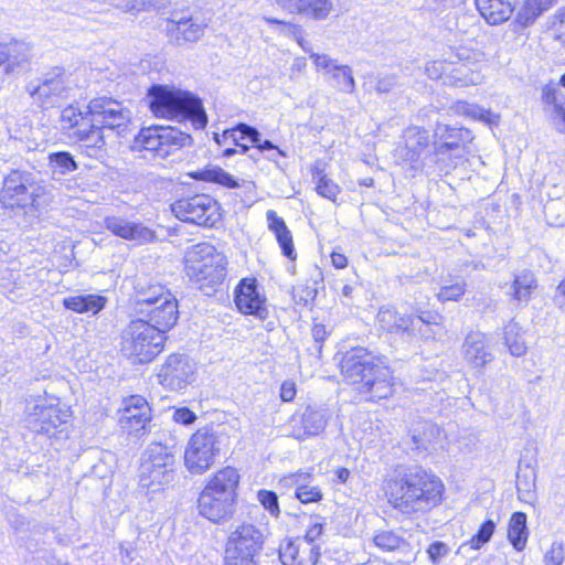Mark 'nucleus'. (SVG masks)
<instances>
[{"instance_id":"14","label":"nucleus","mask_w":565,"mask_h":565,"mask_svg":"<svg viewBox=\"0 0 565 565\" xmlns=\"http://www.w3.org/2000/svg\"><path fill=\"white\" fill-rule=\"evenodd\" d=\"M39 190L32 173L12 170L3 180L0 203L4 209L25 211L36 206Z\"/></svg>"},{"instance_id":"9","label":"nucleus","mask_w":565,"mask_h":565,"mask_svg":"<svg viewBox=\"0 0 565 565\" xmlns=\"http://www.w3.org/2000/svg\"><path fill=\"white\" fill-rule=\"evenodd\" d=\"M122 350L138 363L153 361L164 348L168 335L151 326L143 317L130 320L122 330Z\"/></svg>"},{"instance_id":"7","label":"nucleus","mask_w":565,"mask_h":565,"mask_svg":"<svg viewBox=\"0 0 565 565\" xmlns=\"http://www.w3.org/2000/svg\"><path fill=\"white\" fill-rule=\"evenodd\" d=\"M177 438L162 433L145 449L141 458L139 480L143 487L169 484L177 477Z\"/></svg>"},{"instance_id":"38","label":"nucleus","mask_w":565,"mask_h":565,"mask_svg":"<svg viewBox=\"0 0 565 565\" xmlns=\"http://www.w3.org/2000/svg\"><path fill=\"white\" fill-rule=\"evenodd\" d=\"M206 182L217 183L227 189H244L246 193H254L255 184L252 181L239 180L220 167L206 168L199 172Z\"/></svg>"},{"instance_id":"42","label":"nucleus","mask_w":565,"mask_h":565,"mask_svg":"<svg viewBox=\"0 0 565 565\" xmlns=\"http://www.w3.org/2000/svg\"><path fill=\"white\" fill-rule=\"evenodd\" d=\"M526 514L514 512L508 525V540L516 551H523L529 539V529L526 525Z\"/></svg>"},{"instance_id":"64","label":"nucleus","mask_w":565,"mask_h":565,"mask_svg":"<svg viewBox=\"0 0 565 565\" xmlns=\"http://www.w3.org/2000/svg\"><path fill=\"white\" fill-rule=\"evenodd\" d=\"M310 57L317 70L322 71L326 74H332V72L338 68V62L327 54H318L311 52Z\"/></svg>"},{"instance_id":"50","label":"nucleus","mask_w":565,"mask_h":565,"mask_svg":"<svg viewBox=\"0 0 565 565\" xmlns=\"http://www.w3.org/2000/svg\"><path fill=\"white\" fill-rule=\"evenodd\" d=\"M494 533V521L487 519L471 539L461 545V548L469 546L471 550H480L487 544Z\"/></svg>"},{"instance_id":"30","label":"nucleus","mask_w":565,"mask_h":565,"mask_svg":"<svg viewBox=\"0 0 565 565\" xmlns=\"http://www.w3.org/2000/svg\"><path fill=\"white\" fill-rule=\"evenodd\" d=\"M543 109L547 114L555 129L565 134V93L553 84L542 88Z\"/></svg>"},{"instance_id":"47","label":"nucleus","mask_w":565,"mask_h":565,"mask_svg":"<svg viewBox=\"0 0 565 565\" xmlns=\"http://www.w3.org/2000/svg\"><path fill=\"white\" fill-rule=\"evenodd\" d=\"M49 166L54 173L66 174L78 169V164L68 151H55L49 154Z\"/></svg>"},{"instance_id":"13","label":"nucleus","mask_w":565,"mask_h":565,"mask_svg":"<svg viewBox=\"0 0 565 565\" xmlns=\"http://www.w3.org/2000/svg\"><path fill=\"white\" fill-rule=\"evenodd\" d=\"M265 544L263 531L252 523L238 525L225 545V565H258L257 557Z\"/></svg>"},{"instance_id":"12","label":"nucleus","mask_w":565,"mask_h":565,"mask_svg":"<svg viewBox=\"0 0 565 565\" xmlns=\"http://www.w3.org/2000/svg\"><path fill=\"white\" fill-rule=\"evenodd\" d=\"M221 452V436L213 427H202L194 431L184 449V467L193 476L209 471Z\"/></svg>"},{"instance_id":"27","label":"nucleus","mask_w":565,"mask_h":565,"mask_svg":"<svg viewBox=\"0 0 565 565\" xmlns=\"http://www.w3.org/2000/svg\"><path fill=\"white\" fill-rule=\"evenodd\" d=\"M135 310L148 309L163 300L168 294H172L162 284L154 282L146 276H138L132 282Z\"/></svg>"},{"instance_id":"36","label":"nucleus","mask_w":565,"mask_h":565,"mask_svg":"<svg viewBox=\"0 0 565 565\" xmlns=\"http://www.w3.org/2000/svg\"><path fill=\"white\" fill-rule=\"evenodd\" d=\"M320 291H324L323 275L316 267L315 274L309 279L292 288V299L297 305L312 307Z\"/></svg>"},{"instance_id":"54","label":"nucleus","mask_w":565,"mask_h":565,"mask_svg":"<svg viewBox=\"0 0 565 565\" xmlns=\"http://www.w3.org/2000/svg\"><path fill=\"white\" fill-rule=\"evenodd\" d=\"M257 500L262 507L273 516L278 519L280 515L279 497L276 491L260 489L257 491Z\"/></svg>"},{"instance_id":"24","label":"nucleus","mask_w":565,"mask_h":565,"mask_svg":"<svg viewBox=\"0 0 565 565\" xmlns=\"http://www.w3.org/2000/svg\"><path fill=\"white\" fill-rule=\"evenodd\" d=\"M376 321L380 328L388 333L415 335L419 333L422 337L429 338L430 334L420 330L416 324V318L408 315V310L399 312L395 307L383 306L379 309Z\"/></svg>"},{"instance_id":"55","label":"nucleus","mask_w":565,"mask_h":565,"mask_svg":"<svg viewBox=\"0 0 565 565\" xmlns=\"http://www.w3.org/2000/svg\"><path fill=\"white\" fill-rule=\"evenodd\" d=\"M9 50L12 55V64L8 65V68L13 71L15 66H20L22 63L26 62L30 57V46L28 43L22 41L12 40L9 43Z\"/></svg>"},{"instance_id":"6","label":"nucleus","mask_w":565,"mask_h":565,"mask_svg":"<svg viewBox=\"0 0 565 565\" xmlns=\"http://www.w3.org/2000/svg\"><path fill=\"white\" fill-rule=\"evenodd\" d=\"M228 260L217 249H188L184 270L190 281L207 297L216 295L225 285Z\"/></svg>"},{"instance_id":"39","label":"nucleus","mask_w":565,"mask_h":565,"mask_svg":"<svg viewBox=\"0 0 565 565\" xmlns=\"http://www.w3.org/2000/svg\"><path fill=\"white\" fill-rule=\"evenodd\" d=\"M145 541L141 539V531L137 527L135 536L118 544L121 565H143L140 552L145 550Z\"/></svg>"},{"instance_id":"49","label":"nucleus","mask_w":565,"mask_h":565,"mask_svg":"<svg viewBox=\"0 0 565 565\" xmlns=\"http://www.w3.org/2000/svg\"><path fill=\"white\" fill-rule=\"evenodd\" d=\"M456 111L467 117L483 121L490 128L493 124V114L490 109L480 107L477 104H470L467 102H459L456 105Z\"/></svg>"},{"instance_id":"31","label":"nucleus","mask_w":565,"mask_h":565,"mask_svg":"<svg viewBox=\"0 0 565 565\" xmlns=\"http://www.w3.org/2000/svg\"><path fill=\"white\" fill-rule=\"evenodd\" d=\"M108 301V298L102 294L77 292L64 297L62 306L66 310L95 317L106 308Z\"/></svg>"},{"instance_id":"19","label":"nucleus","mask_w":565,"mask_h":565,"mask_svg":"<svg viewBox=\"0 0 565 565\" xmlns=\"http://www.w3.org/2000/svg\"><path fill=\"white\" fill-rule=\"evenodd\" d=\"M71 89V82L64 68L55 66L46 72L38 83L26 86L28 93L42 103L53 105L56 98H65Z\"/></svg>"},{"instance_id":"29","label":"nucleus","mask_w":565,"mask_h":565,"mask_svg":"<svg viewBox=\"0 0 565 565\" xmlns=\"http://www.w3.org/2000/svg\"><path fill=\"white\" fill-rule=\"evenodd\" d=\"M277 3L290 13L318 21L328 19L337 10L333 0H277Z\"/></svg>"},{"instance_id":"51","label":"nucleus","mask_w":565,"mask_h":565,"mask_svg":"<svg viewBox=\"0 0 565 565\" xmlns=\"http://www.w3.org/2000/svg\"><path fill=\"white\" fill-rule=\"evenodd\" d=\"M278 555L282 565H302L299 557V546L292 539H286L280 543Z\"/></svg>"},{"instance_id":"10","label":"nucleus","mask_w":565,"mask_h":565,"mask_svg":"<svg viewBox=\"0 0 565 565\" xmlns=\"http://www.w3.org/2000/svg\"><path fill=\"white\" fill-rule=\"evenodd\" d=\"M71 411L61 407L58 403H49L41 399L28 403L25 407V425L36 435H43L50 439L63 440L68 436Z\"/></svg>"},{"instance_id":"1","label":"nucleus","mask_w":565,"mask_h":565,"mask_svg":"<svg viewBox=\"0 0 565 565\" xmlns=\"http://www.w3.org/2000/svg\"><path fill=\"white\" fill-rule=\"evenodd\" d=\"M130 110L111 97H97L84 107L70 105L61 111V129L70 138L82 142L89 158H98L106 146L104 130L126 126Z\"/></svg>"},{"instance_id":"34","label":"nucleus","mask_w":565,"mask_h":565,"mask_svg":"<svg viewBox=\"0 0 565 565\" xmlns=\"http://www.w3.org/2000/svg\"><path fill=\"white\" fill-rule=\"evenodd\" d=\"M310 473L297 472L280 480V483L294 486V498L302 504L318 503L323 499V492L318 486L308 482Z\"/></svg>"},{"instance_id":"23","label":"nucleus","mask_w":565,"mask_h":565,"mask_svg":"<svg viewBox=\"0 0 565 565\" xmlns=\"http://www.w3.org/2000/svg\"><path fill=\"white\" fill-rule=\"evenodd\" d=\"M440 428L429 422H416L409 428L403 444L407 451L414 457H426L435 449L434 443L439 438Z\"/></svg>"},{"instance_id":"52","label":"nucleus","mask_w":565,"mask_h":565,"mask_svg":"<svg viewBox=\"0 0 565 565\" xmlns=\"http://www.w3.org/2000/svg\"><path fill=\"white\" fill-rule=\"evenodd\" d=\"M331 75L340 90L345 93H351L354 90L355 82L353 78L352 68L350 66L338 64V68H335Z\"/></svg>"},{"instance_id":"63","label":"nucleus","mask_w":565,"mask_h":565,"mask_svg":"<svg viewBox=\"0 0 565 565\" xmlns=\"http://www.w3.org/2000/svg\"><path fill=\"white\" fill-rule=\"evenodd\" d=\"M565 547L562 543L554 542L544 555V565H563Z\"/></svg>"},{"instance_id":"37","label":"nucleus","mask_w":565,"mask_h":565,"mask_svg":"<svg viewBox=\"0 0 565 565\" xmlns=\"http://www.w3.org/2000/svg\"><path fill=\"white\" fill-rule=\"evenodd\" d=\"M526 454L522 455L519 460V469L516 473V489L520 494L531 495L535 490L536 481V458L535 450L525 449Z\"/></svg>"},{"instance_id":"62","label":"nucleus","mask_w":565,"mask_h":565,"mask_svg":"<svg viewBox=\"0 0 565 565\" xmlns=\"http://www.w3.org/2000/svg\"><path fill=\"white\" fill-rule=\"evenodd\" d=\"M198 419L196 414L188 406L172 408V420L182 426L189 427Z\"/></svg>"},{"instance_id":"53","label":"nucleus","mask_w":565,"mask_h":565,"mask_svg":"<svg viewBox=\"0 0 565 565\" xmlns=\"http://www.w3.org/2000/svg\"><path fill=\"white\" fill-rule=\"evenodd\" d=\"M171 3V0H121L117 6L130 10H156L160 11L166 9Z\"/></svg>"},{"instance_id":"33","label":"nucleus","mask_w":565,"mask_h":565,"mask_svg":"<svg viewBox=\"0 0 565 565\" xmlns=\"http://www.w3.org/2000/svg\"><path fill=\"white\" fill-rule=\"evenodd\" d=\"M167 33L172 43L181 46L196 42L204 33V25L192 18L171 19L167 22Z\"/></svg>"},{"instance_id":"16","label":"nucleus","mask_w":565,"mask_h":565,"mask_svg":"<svg viewBox=\"0 0 565 565\" xmlns=\"http://www.w3.org/2000/svg\"><path fill=\"white\" fill-rule=\"evenodd\" d=\"M158 383L166 390L183 392L196 379V363L185 353H171L160 365Z\"/></svg>"},{"instance_id":"44","label":"nucleus","mask_w":565,"mask_h":565,"mask_svg":"<svg viewBox=\"0 0 565 565\" xmlns=\"http://www.w3.org/2000/svg\"><path fill=\"white\" fill-rule=\"evenodd\" d=\"M557 0H525L516 14V21L526 26L533 23L543 12L551 9Z\"/></svg>"},{"instance_id":"8","label":"nucleus","mask_w":565,"mask_h":565,"mask_svg":"<svg viewBox=\"0 0 565 565\" xmlns=\"http://www.w3.org/2000/svg\"><path fill=\"white\" fill-rule=\"evenodd\" d=\"M435 271V264L425 265L419 268L415 275L403 274L398 276L401 285L399 296L402 307L408 310V315L416 318V324L420 330L430 334V326L437 324L439 315L430 309V298L424 288L419 285L422 280L428 279Z\"/></svg>"},{"instance_id":"56","label":"nucleus","mask_w":565,"mask_h":565,"mask_svg":"<svg viewBox=\"0 0 565 565\" xmlns=\"http://www.w3.org/2000/svg\"><path fill=\"white\" fill-rule=\"evenodd\" d=\"M514 326H509L505 330V345L508 347L510 353L514 356H521L526 352V344L522 337L514 332Z\"/></svg>"},{"instance_id":"3","label":"nucleus","mask_w":565,"mask_h":565,"mask_svg":"<svg viewBox=\"0 0 565 565\" xmlns=\"http://www.w3.org/2000/svg\"><path fill=\"white\" fill-rule=\"evenodd\" d=\"M340 369L344 379L358 385L370 399H383L393 394L392 371L384 356L364 347H355L342 354Z\"/></svg>"},{"instance_id":"11","label":"nucleus","mask_w":565,"mask_h":565,"mask_svg":"<svg viewBox=\"0 0 565 565\" xmlns=\"http://www.w3.org/2000/svg\"><path fill=\"white\" fill-rule=\"evenodd\" d=\"M193 143L191 135L177 127L151 125L142 127L135 136L130 146L134 151H150L156 157L164 159L182 148Z\"/></svg>"},{"instance_id":"25","label":"nucleus","mask_w":565,"mask_h":565,"mask_svg":"<svg viewBox=\"0 0 565 565\" xmlns=\"http://www.w3.org/2000/svg\"><path fill=\"white\" fill-rule=\"evenodd\" d=\"M259 131L247 124H238L231 129H225L222 134H214V141L224 147L223 157L230 158L236 152L246 153L249 150L250 141L258 139Z\"/></svg>"},{"instance_id":"41","label":"nucleus","mask_w":565,"mask_h":565,"mask_svg":"<svg viewBox=\"0 0 565 565\" xmlns=\"http://www.w3.org/2000/svg\"><path fill=\"white\" fill-rule=\"evenodd\" d=\"M402 532L401 527L396 530H379L373 535V543L383 552L404 551L409 548V543Z\"/></svg>"},{"instance_id":"18","label":"nucleus","mask_w":565,"mask_h":565,"mask_svg":"<svg viewBox=\"0 0 565 565\" xmlns=\"http://www.w3.org/2000/svg\"><path fill=\"white\" fill-rule=\"evenodd\" d=\"M473 135L470 129L438 122L434 130L433 157L430 161L444 160V157L450 152H457L460 156L471 141Z\"/></svg>"},{"instance_id":"58","label":"nucleus","mask_w":565,"mask_h":565,"mask_svg":"<svg viewBox=\"0 0 565 565\" xmlns=\"http://www.w3.org/2000/svg\"><path fill=\"white\" fill-rule=\"evenodd\" d=\"M450 551L448 544L443 541H434L426 548L428 559L433 565H439L450 554Z\"/></svg>"},{"instance_id":"20","label":"nucleus","mask_w":565,"mask_h":565,"mask_svg":"<svg viewBox=\"0 0 565 565\" xmlns=\"http://www.w3.org/2000/svg\"><path fill=\"white\" fill-rule=\"evenodd\" d=\"M233 298L235 306L243 315L265 318L268 313L266 296L255 277L242 278L234 289Z\"/></svg>"},{"instance_id":"17","label":"nucleus","mask_w":565,"mask_h":565,"mask_svg":"<svg viewBox=\"0 0 565 565\" xmlns=\"http://www.w3.org/2000/svg\"><path fill=\"white\" fill-rule=\"evenodd\" d=\"M404 146L397 151L399 156L408 161L413 168H431L438 161H430L433 157V145L429 143V132L418 126H411L403 132Z\"/></svg>"},{"instance_id":"2","label":"nucleus","mask_w":565,"mask_h":565,"mask_svg":"<svg viewBox=\"0 0 565 565\" xmlns=\"http://www.w3.org/2000/svg\"><path fill=\"white\" fill-rule=\"evenodd\" d=\"M383 490L391 507L403 514L427 512L444 500L441 479L419 466L397 467L384 479Z\"/></svg>"},{"instance_id":"45","label":"nucleus","mask_w":565,"mask_h":565,"mask_svg":"<svg viewBox=\"0 0 565 565\" xmlns=\"http://www.w3.org/2000/svg\"><path fill=\"white\" fill-rule=\"evenodd\" d=\"M511 288L513 299L526 303L537 288V280L532 271L523 270L515 275Z\"/></svg>"},{"instance_id":"57","label":"nucleus","mask_w":565,"mask_h":565,"mask_svg":"<svg viewBox=\"0 0 565 565\" xmlns=\"http://www.w3.org/2000/svg\"><path fill=\"white\" fill-rule=\"evenodd\" d=\"M456 61L452 58V53L443 61H431L426 64L425 71L429 78L439 79L444 75H448L449 66L454 65Z\"/></svg>"},{"instance_id":"15","label":"nucleus","mask_w":565,"mask_h":565,"mask_svg":"<svg viewBox=\"0 0 565 565\" xmlns=\"http://www.w3.org/2000/svg\"><path fill=\"white\" fill-rule=\"evenodd\" d=\"M218 203L207 194L184 196L171 204V211L180 221L212 227L220 220Z\"/></svg>"},{"instance_id":"26","label":"nucleus","mask_w":565,"mask_h":565,"mask_svg":"<svg viewBox=\"0 0 565 565\" xmlns=\"http://www.w3.org/2000/svg\"><path fill=\"white\" fill-rule=\"evenodd\" d=\"M137 313L151 322V326L163 335H167L177 324L180 316L179 303L173 294H168L163 300L152 308L138 309Z\"/></svg>"},{"instance_id":"60","label":"nucleus","mask_w":565,"mask_h":565,"mask_svg":"<svg viewBox=\"0 0 565 565\" xmlns=\"http://www.w3.org/2000/svg\"><path fill=\"white\" fill-rule=\"evenodd\" d=\"M43 530H45L43 527ZM44 531L40 535L29 534L28 543L24 544H17L19 548H24L26 552L31 554H39L40 558L46 559L51 557L52 552L49 550H44L40 546V541L43 535Z\"/></svg>"},{"instance_id":"59","label":"nucleus","mask_w":565,"mask_h":565,"mask_svg":"<svg viewBox=\"0 0 565 565\" xmlns=\"http://www.w3.org/2000/svg\"><path fill=\"white\" fill-rule=\"evenodd\" d=\"M465 287L466 284L463 281H456L455 284L445 285L440 288L437 297L441 302L457 301L465 294Z\"/></svg>"},{"instance_id":"32","label":"nucleus","mask_w":565,"mask_h":565,"mask_svg":"<svg viewBox=\"0 0 565 565\" xmlns=\"http://www.w3.org/2000/svg\"><path fill=\"white\" fill-rule=\"evenodd\" d=\"M463 353L465 359L475 367H482L493 359L490 339L481 332H471L466 337Z\"/></svg>"},{"instance_id":"61","label":"nucleus","mask_w":565,"mask_h":565,"mask_svg":"<svg viewBox=\"0 0 565 565\" xmlns=\"http://www.w3.org/2000/svg\"><path fill=\"white\" fill-rule=\"evenodd\" d=\"M311 334L313 338V347L309 349L311 351V354L317 355L318 358L321 356L323 342L329 335V331L327 330V327L322 323H315L311 329Z\"/></svg>"},{"instance_id":"21","label":"nucleus","mask_w":565,"mask_h":565,"mask_svg":"<svg viewBox=\"0 0 565 565\" xmlns=\"http://www.w3.org/2000/svg\"><path fill=\"white\" fill-rule=\"evenodd\" d=\"M121 412L119 423L129 435H145L150 431L152 409L143 396L130 395L126 397L122 401Z\"/></svg>"},{"instance_id":"22","label":"nucleus","mask_w":565,"mask_h":565,"mask_svg":"<svg viewBox=\"0 0 565 565\" xmlns=\"http://www.w3.org/2000/svg\"><path fill=\"white\" fill-rule=\"evenodd\" d=\"M331 412L326 405L309 404L292 417V434L298 440L319 436L327 427Z\"/></svg>"},{"instance_id":"35","label":"nucleus","mask_w":565,"mask_h":565,"mask_svg":"<svg viewBox=\"0 0 565 565\" xmlns=\"http://www.w3.org/2000/svg\"><path fill=\"white\" fill-rule=\"evenodd\" d=\"M467 57L468 56L466 51H458L452 53V58L456 61V63L449 66V73L447 75L449 84L465 87L480 83V74L476 71H472L467 63H463Z\"/></svg>"},{"instance_id":"48","label":"nucleus","mask_w":565,"mask_h":565,"mask_svg":"<svg viewBox=\"0 0 565 565\" xmlns=\"http://www.w3.org/2000/svg\"><path fill=\"white\" fill-rule=\"evenodd\" d=\"M544 214L548 225H565V198L548 200L544 205Z\"/></svg>"},{"instance_id":"40","label":"nucleus","mask_w":565,"mask_h":565,"mask_svg":"<svg viewBox=\"0 0 565 565\" xmlns=\"http://www.w3.org/2000/svg\"><path fill=\"white\" fill-rule=\"evenodd\" d=\"M8 520L15 536V544L28 543L29 534L40 535L43 531V525L40 522L29 520L18 513L10 514Z\"/></svg>"},{"instance_id":"4","label":"nucleus","mask_w":565,"mask_h":565,"mask_svg":"<svg viewBox=\"0 0 565 565\" xmlns=\"http://www.w3.org/2000/svg\"><path fill=\"white\" fill-rule=\"evenodd\" d=\"M146 102L156 118L190 121L195 130L204 129L207 125L202 99L190 90L173 85L152 84L147 89Z\"/></svg>"},{"instance_id":"43","label":"nucleus","mask_w":565,"mask_h":565,"mask_svg":"<svg viewBox=\"0 0 565 565\" xmlns=\"http://www.w3.org/2000/svg\"><path fill=\"white\" fill-rule=\"evenodd\" d=\"M311 175L317 193L324 199L335 202L340 193V186L327 175L321 161H317L312 166Z\"/></svg>"},{"instance_id":"28","label":"nucleus","mask_w":565,"mask_h":565,"mask_svg":"<svg viewBox=\"0 0 565 565\" xmlns=\"http://www.w3.org/2000/svg\"><path fill=\"white\" fill-rule=\"evenodd\" d=\"M105 226L114 235L121 238L134 241L137 244H148L153 241L154 233L142 223L128 221L118 216L105 218Z\"/></svg>"},{"instance_id":"46","label":"nucleus","mask_w":565,"mask_h":565,"mask_svg":"<svg viewBox=\"0 0 565 565\" xmlns=\"http://www.w3.org/2000/svg\"><path fill=\"white\" fill-rule=\"evenodd\" d=\"M269 231L275 235L279 247H294L292 235L286 222L274 210L266 212Z\"/></svg>"},{"instance_id":"5","label":"nucleus","mask_w":565,"mask_h":565,"mask_svg":"<svg viewBox=\"0 0 565 565\" xmlns=\"http://www.w3.org/2000/svg\"><path fill=\"white\" fill-rule=\"evenodd\" d=\"M241 476L233 467L216 471L198 498L199 514L212 523L230 521L236 511Z\"/></svg>"}]
</instances>
